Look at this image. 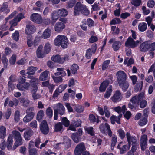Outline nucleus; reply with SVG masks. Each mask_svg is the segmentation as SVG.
Wrapping results in <instances>:
<instances>
[{
	"mask_svg": "<svg viewBox=\"0 0 155 155\" xmlns=\"http://www.w3.org/2000/svg\"><path fill=\"white\" fill-rule=\"evenodd\" d=\"M64 24L61 22H57L54 26V29L56 32L59 33L61 31L65 28Z\"/></svg>",
	"mask_w": 155,
	"mask_h": 155,
	"instance_id": "18",
	"label": "nucleus"
},
{
	"mask_svg": "<svg viewBox=\"0 0 155 155\" xmlns=\"http://www.w3.org/2000/svg\"><path fill=\"white\" fill-rule=\"evenodd\" d=\"M74 109L76 112L78 113L82 112L84 111V109L82 108V106L80 105L75 106Z\"/></svg>",
	"mask_w": 155,
	"mask_h": 155,
	"instance_id": "55",
	"label": "nucleus"
},
{
	"mask_svg": "<svg viewBox=\"0 0 155 155\" xmlns=\"http://www.w3.org/2000/svg\"><path fill=\"white\" fill-rule=\"evenodd\" d=\"M149 44L147 41H145L141 44L140 46V49L142 52H145L149 50Z\"/></svg>",
	"mask_w": 155,
	"mask_h": 155,
	"instance_id": "22",
	"label": "nucleus"
},
{
	"mask_svg": "<svg viewBox=\"0 0 155 155\" xmlns=\"http://www.w3.org/2000/svg\"><path fill=\"white\" fill-rule=\"evenodd\" d=\"M121 43L119 41H114L112 47L113 50L115 51H117L120 48Z\"/></svg>",
	"mask_w": 155,
	"mask_h": 155,
	"instance_id": "29",
	"label": "nucleus"
},
{
	"mask_svg": "<svg viewBox=\"0 0 155 155\" xmlns=\"http://www.w3.org/2000/svg\"><path fill=\"white\" fill-rule=\"evenodd\" d=\"M29 155H38L37 149L35 148H33L29 150Z\"/></svg>",
	"mask_w": 155,
	"mask_h": 155,
	"instance_id": "62",
	"label": "nucleus"
},
{
	"mask_svg": "<svg viewBox=\"0 0 155 155\" xmlns=\"http://www.w3.org/2000/svg\"><path fill=\"white\" fill-rule=\"evenodd\" d=\"M130 147L129 144H128V145L126 144L123 145L121 148V150L120 151V153L121 154L124 153H125V151L127 150H129L130 149Z\"/></svg>",
	"mask_w": 155,
	"mask_h": 155,
	"instance_id": "54",
	"label": "nucleus"
},
{
	"mask_svg": "<svg viewBox=\"0 0 155 155\" xmlns=\"http://www.w3.org/2000/svg\"><path fill=\"white\" fill-rule=\"evenodd\" d=\"M147 28V24L145 22L140 23L138 26V29L141 32H144L146 31Z\"/></svg>",
	"mask_w": 155,
	"mask_h": 155,
	"instance_id": "34",
	"label": "nucleus"
},
{
	"mask_svg": "<svg viewBox=\"0 0 155 155\" xmlns=\"http://www.w3.org/2000/svg\"><path fill=\"white\" fill-rule=\"evenodd\" d=\"M54 43L56 46H61L65 48H67L69 44L68 40L66 36L59 35L55 38Z\"/></svg>",
	"mask_w": 155,
	"mask_h": 155,
	"instance_id": "4",
	"label": "nucleus"
},
{
	"mask_svg": "<svg viewBox=\"0 0 155 155\" xmlns=\"http://www.w3.org/2000/svg\"><path fill=\"white\" fill-rule=\"evenodd\" d=\"M51 50L50 45L49 43H47L45 45L44 48V53L47 54H48Z\"/></svg>",
	"mask_w": 155,
	"mask_h": 155,
	"instance_id": "43",
	"label": "nucleus"
},
{
	"mask_svg": "<svg viewBox=\"0 0 155 155\" xmlns=\"http://www.w3.org/2000/svg\"><path fill=\"white\" fill-rule=\"evenodd\" d=\"M131 3L135 7H138L141 5L142 1L141 0H132Z\"/></svg>",
	"mask_w": 155,
	"mask_h": 155,
	"instance_id": "49",
	"label": "nucleus"
},
{
	"mask_svg": "<svg viewBox=\"0 0 155 155\" xmlns=\"http://www.w3.org/2000/svg\"><path fill=\"white\" fill-rule=\"evenodd\" d=\"M38 69V68L36 67L31 66L29 67L27 69L28 71L26 72L27 74L28 75L27 76V78H28L31 79L33 80L35 79V77L32 75H34L35 72Z\"/></svg>",
	"mask_w": 155,
	"mask_h": 155,
	"instance_id": "13",
	"label": "nucleus"
},
{
	"mask_svg": "<svg viewBox=\"0 0 155 155\" xmlns=\"http://www.w3.org/2000/svg\"><path fill=\"white\" fill-rule=\"evenodd\" d=\"M30 19L33 22L38 24L42 23V19L41 15L37 13H34L30 16Z\"/></svg>",
	"mask_w": 155,
	"mask_h": 155,
	"instance_id": "11",
	"label": "nucleus"
},
{
	"mask_svg": "<svg viewBox=\"0 0 155 155\" xmlns=\"http://www.w3.org/2000/svg\"><path fill=\"white\" fill-rule=\"evenodd\" d=\"M46 113L48 117L51 118L53 115V111L51 108L50 107L48 108L46 110Z\"/></svg>",
	"mask_w": 155,
	"mask_h": 155,
	"instance_id": "48",
	"label": "nucleus"
},
{
	"mask_svg": "<svg viewBox=\"0 0 155 155\" xmlns=\"http://www.w3.org/2000/svg\"><path fill=\"white\" fill-rule=\"evenodd\" d=\"M63 143L66 149L70 148L71 146V140L67 136L64 137L63 139Z\"/></svg>",
	"mask_w": 155,
	"mask_h": 155,
	"instance_id": "27",
	"label": "nucleus"
},
{
	"mask_svg": "<svg viewBox=\"0 0 155 155\" xmlns=\"http://www.w3.org/2000/svg\"><path fill=\"white\" fill-rule=\"evenodd\" d=\"M121 22V21L119 18H114L110 22V24L115 25L117 23L120 24Z\"/></svg>",
	"mask_w": 155,
	"mask_h": 155,
	"instance_id": "51",
	"label": "nucleus"
},
{
	"mask_svg": "<svg viewBox=\"0 0 155 155\" xmlns=\"http://www.w3.org/2000/svg\"><path fill=\"white\" fill-rule=\"evenodd\" d=\"M143 85V81H141L140 83H137L135 85L134 89L136 92H137L139 90H141L142 88Z\"/></svg>",
	"mask_w": 155,
	"mask_h": 155,
	"instance_id": "44",
	"label": "nucleus"
},
{
	"mask_svg": "<svg viewBox=\"0 0 155 155\" xmlns=\"http://www.w3.org/2000/svg\"><path fill=\"white\" fill-rule=\"evenodd\" d=\"M8 59L5 56L3 57L2 59V62L3 65V68L5 69H6L8 67Z\"/></svg>",
	"mask_w": 155,
	"mask_h": 155,
	"instance_id": "50",
	"label": "nucleus"
},
{
	"mask_svg": "<svg viewBox=\"0 0 155 155\" xmlns=\"http://www.w3.org/2000/svg\"><path fill=\"white\" fill-rule=\"evenodd\" d=\"M122 98L121 93L119 90L116 91L113 96L111 99L114 102H117L120 101Z\"/></svg>",
	"mask_w": 155,
	"mask_h": 155,
	"instance_id": "16",
	"label": "nucleus"
},
{
	"mask_svg": "<svg viewBox=\"0 0 155 155\" xmlns=\"http://www.w3.org/2000/svg\"><path fill=\"white\" fill-rule=\"evenodd\" d=\"M44 115V112L42 110H40L38 111L37 116V120L40 122L41 120L42 119Z\"/></svg>",
	"mask_w": 155,
	"mask_h": 155,
	"instance_id": "42",
	"label": "nucleus"
},
{
	"mask_svg": "<svg viewBox=\"0 0 155 155\" xmlns=\"http://www.w3.org/2000/svg\"><path fill=\"white\" fill-rule=\"evenodd\" d=\"M86 150L84 144L81 143L77 145L74 150L75 155H81Z\"/></svg>",
	"mask_w": 155,
	"mask_h": 155,
	"instance_id": "10",
	"label": "nucleus"
},
{
	"mask_svg": "<svg viewBox=\"0 0 155 155\" xmlns=\"http://www.w3.org/2000/svg\"><path fill=\"white\" fill-rule=\"evenodd\" d=\"M20 103H22L24 106L27 107L29 104V101L26 100L24 97H20L18 99Z\"/></svg>",
	"mask_w": 155,
	"mask_h": 155,
	"instance_id": "46",
	"label": "nucleus"
},
{
	"mask_svg": "<svg viewBox=\"0 0 155 155\" xmlns=\"http://www.w3.org/2000/svg\"><path fill=\"white\" fill-rule=\"evenodd\" d=\"M12 134L15 139L21 137L20 132L18 131L13 130L12 131Z\"/></svg>",
	"mask_w": 155,
	"mask_h": 155,
	"instance_id": "53",
	"label": "nucleus"
},
{
	"mask_svg": "<svg viewBox=\"0 0 155 155\" xmlns=\"http://www.w3.org/2000/svg\"><path fill=\"white\" fill-rule=\"evenodd\" d=\"M15 146L17 147L22 144V138L21 137L15 139Z\"/></svg>",
	"mask_w": 155,
	"mask_h": 155,
	"instance_id": "52",
	"label": "nucleus"
},
{
	"mask_svg": "<svg viewBox=\"0 0 155 155\" xmlns=\"http://www.w3.org/2000/svg\"><path fill=\"white\" fill-rule=\"evenodd\" d=\"M81 13L85 15L89 14V11L86 6L80 2H78L74 8V14L75 16L79 15Z\"/></svg>",
	"mask_w": 155,
	"mask_h": 155,
	"instance_id": "3",
	"label": "nucleus"
},
{
	"mask_svg": "<svg viewBox=\"0 0 155 155\" xmlns=\"http://www.w3.org/2000/svg\"><path fill=\"white\" fill-rule=\"evenodd\" d=\"M19 37V32L17 31H16L15 32L12 34L13 39L16 41H18Z\"/></svg>",
	"mask_w": 155,
	"mask_h": 155,
	"instance_id": "47",
	"label": "nucleus"
},
{
	"mask_svg": "<svg viewBox=\"0 0 155 155\" xmlns=\"http://www.w3.org/2000/svg\"><path fill=\"white\" fill-rule=\"evenodd\" d=\"M35 115L32 114H27L23 118V121L25 122H28L30 121L33 119Z\"/></svg>",
	"mask_w": 155,
	"mask_h": 155,
	"instance_id": "37",
	"label": "nucleus"
},
{
	"mask_svg": "<svg viewBox=\"0 0 155 155\" xmlns=\"http://www.w3.org/2000/svg\"><path fill=\"white\" fill-rule=\"evenodd\" d=\"M6 135V128L4 126H0V138L4 139Z\"/></svg>",
	"mask_w": 155,
	"mask_h": 155,
	"instance_id": "32",
	"label": "nucleus"
},
{
	"mask_svg": "<svg viewBox=\"0 0 155 155\" xmlns=\"http://www.w3.org/2000/svg\"><path fill=\"white\" fill-rule=\"evenodd\" d=\"M58 13H59V15L60 17L62 16L65 17L68 14V11L64 9H61L58 10Z\"/></svg>",
	"mask_w": 155,
	"mask_h": 155,
	"instance_id": "41",
	"label": "nucleus"
},
{
	"mask_svg": "<svg viewBox=\"0 0 155 155\" xmlns=\"http://www.w3.org/2000/svg\"><path fill=\"white\" fill-rule=\"evenodd\" d=\"M111 123L112 124L114 125L115 124V122L119 124H120L121 122H118V119L117 117L115 115H113L111 116L110 118Z\"/></svg>",
	"mask_w": 155,
	"mask_h": 155,
	"instance_id": "45",
	"label": "nucleus"
},
{
	"mask_svg": "<svg viewBox=\"0 0 155 155\" xmlns=\"http://www.w3.org/2000/svg\"><path fill=\"white\" fill-rule=\"evenodd\" d=\"M110 62V61L109 60L104 61L102 63V70L103 71L106 70L108 68Z\"/></svg>",
	"mask_w": 155,
	"mask_h": 155,
	"instance_id": "40",
	"label": "nucleus"
},
{
	"mask_svg": "<svg viewBox=\"0 0 155 155\" xmlns=\"http://www.w3.org/2000/svg\"><path fill=\"white\" fill-rule=\"evenodd\" d=\"M85 130L87 132L92 136L94 135V132L93 131V128L92 127H90L85 129Z\"/></svg>",
	"mask_w": 155,
	"mask_h": 155,
	"instance_id": "57",
	"label": "nucleus"
},
{
	"mask_svg": "<svg viewBox=\"0 0 155 155\" xmlns=\"http://www.w3.org/2000/svg\"><path fill=\"white\" fill-rule=\"evenodd\" d=\"M62 125L66 127H68L70 126V122L66 117H64L62 118L61 122Z\"/></svg>",
	"mask_w": 155,
	"mask_h": 155,
	"instance_id": "38",
	"label": "nucleus"
},
{
	"mask_svg": "<svg viewBox=\"0 0 155 155\" xmlns=\"http://www.w3.org/2000/svg\"><path fill=\"white\" fill-rule=\"evenodd\" d=\"M33 134L34 131L31 129H27L24 132V137L26 140L28 141L31 139Z\"/></svg>",
	"mask_w": 155,
	"mask_h": 155,
	"instance_id": "17",
	"label": "nucleus"
},
{
	"mask_svg": "<svg viewBox=\"0 0 155 155\" xmlns=\"http://www.w3.org/2000/svg\"><path fill=\"white\" fill-rule=\"evenodd\" d=\"M125 46L127 47L130 46L132 48H134L136 47L134 40L130 37H128L125 44Z\"/></svg>",
	"mask_w": 155,
	"mask_h": 155,
	"instance_id": "20",
	"label": "nucleus"
},
{
	"mask_svg": "<svg viewBox=\"0 0 155 155\" xmlns=\"http://www.w3.org/2000/svg\"><path fill=\"white\" fill-rule=\"evenodd\" d=\"M82 133V129L81 128H79L77 132L73 133L72 134L71 136L72 138L75 143H78L81 140Z\"/></svg>",
	"mask_w": 155,
	"mask_h": 155,
	"instance_id": "9",
	"label": "nucleus"
},
{
	"mask_svg": "<svg viewBox=\"0 0 155 155\" xmlns=\"http://www.w3.org/2000/svg\"><path fill=\"white\" fill-rule=\"evenodd\" d=\"M39 129L41 133L44 135H47L49 133V128L46 120L42 121L39 125Z\"/></svg>",
	"mask_w": 155,
	"mask_h": 155,
	"instance_id": "8",
	"label": "nucleus"
},
{
	"mask_svg": "<svg viewBox=\"0 0 155 155\" xmlns=\"http://www.w3.org/2000/svg\"><path fill=\"white\" fill-rule=\"evenodd\" d=\"M144 94L140 93L137 96L135 95L132 97L128 103L130 109L133 111H136L138 108L140 102L144 98Z\"/></svg>",
	"mask_w": 155,
	"mask_h": 155,
	"instance_id": "2",
	"label": "nucleus"
},
{
	"mask_svg": "<svg viewBox=\"0 0 155 155\" xmlns=\"http://www.w3.org/2000/svg\"><path fill=\"white\" fill-rule=\"evenodd\" d=\"M49 74V72L45 70L42 72L40 74L39 79L41 81H45L48 80V74Z\"/></svg>",
	"mask_w": 155,
	"mask_h": 155,
	"instance_id": "26",
	"label": "nucleus"
},
{
	"mask_svg": "<svg viewBox=\"0 0 155 155\" xmlns=\"http://www.w3.org/2000/svg\"><path fill=\"white\" fill-rule=\"evenodd\" d=\"M126 137L130 147L131 146V143H132L131 150L135 152L138 146L136 137L135 136H131L130 133L129 132H127Z\"/></svg>",
	"mask_w": 155,
	"mask_h": 155,
	"instance_id": "5",
	"label": "nucleus"
},
{
	"mask_svg": "<svg viewBox=\"0 0 155 155\" xmlns=\"http://www.w3.org/2000/svg\"><path fill=\"white\" fill-rule=\"evenodd\" d=\"M147 102L145 100H142L139 103V105L140 108H143L147 106Z\"/></svg>",
	"mask_w": 155,
	"mask_h": 155,
	"instance_id": "56",
	"label": "nucleus"
},
{
	"mask_svg": "<svg viewBox=\"0 0 155 155\" xmlns=\"http://www.w3.org/2000/svg\"><path fill=\"white\" fill-rule=\"evenodd\" d=\"M30 83L32 87L31 92L32 94V97L35 101L40 97V96L36 93L38 90L37 83L36 81L31 80L30 81Z\"/></svg>",
	"mask_w": 155,
	"mask_h": 155,
	"instance_id": "6",
	"label": "nucleus"
},
{
	"mask_svg": "<svg viewBox=\"0 0 155 155\" xmlns=\"http://www.w3.org/2000/svg\"><path fill=\"white\" fill-rule=\"evenodd\" d=\"M148 115L146 113H144L141 119L139 121V124L141 126L146 125L147 122Z\"/></svg>",
	"mask_w": 155,
	"mask_h": 155,
	"instance_id": "23",
	"label": "nucleus"
},
{
	"mask_svg": "<svg viewBox=\"0 0 155 155\" xmlns=\"http://www.w3.org/2000/svg\"><path fill=\"white\" fill-rule=\"evenodd\" d=\"M109 84L108 80L103 81L100 84L99 87V91L100 92H104L105 91L106 88Z\"/></svg>",
	"mask_w": 155,
	"mask_h": 155,
	"instance_id": "25",
	"label": "nucleus"
},
{
	"mask_svg": "<svg viewBox=\"0 0 155 155\" xmlns=\"http://www.w3.org/2000/svg\"><path fill=\"white\" fill-rule=\"evenodd\" d=\"M97 37L92 36L89 39V42L90 43H92L97 42L98 41Z\"/></svg>",
	"mask_w": 155,
	"mask_h": 155,
	"instance_id": "64",
	"label": "nucleus"
},
{
	"mask_svg": "<svg viewBox=\"0 0 155 155\" xmlns=\"http://www.w3.org/2000/svg\"><path fill=\"white\" fill-rule=\"evenodd\" d=\"M69 58V56L68 55L61 57L60 55L58 54L52 56L51 58V60L55 62L62 64L65 61H68Z\"/></svg>",
	"mask_w": 155,
	"mask_h": 155,
	"instance_id": "7",
	"label": "nucleus"
},
{
	"mask_svg": "<svg viewBox=\"0 0 155 155\" xmlns=\"http://www.w3.org/2000/svg\"><path fill=\"white\" fill-rule=\"evenodd\" d=\"M57 70L58 72L55 73V75H61V77H64L66 75V74L63 69L61 68H57Z\"/></svg>",
	"mask_w": 155,
	"mask_h": 155,
	"instance_id": "39",
	"label": "nucleus"
},
{
	"mask_svg": "<svg viewBox=\"0 0 155 155\" xmlns=\"http://www.w3.org/2000/svg\"><path fill=\"white\" fill-rule=\"evenodd\" d=\"M36 30V28L34 26L31 25H27L25 29V33L30 35L34 33Z\"/></svg>",
	"mask_w": 155,
	"mask_h": 155,
	"instance_id": "21",
	"label": "nucleus"
},
{
	"mask_svg": "<svg viewBox=\"0 0 155 155\" xmlns=\"http://www.w3.org/2000/svg\"><path fill=\"white\" fill-rule=\"evenodd\" d=\"M34 107H30L28 108L26 110V112L27 114H32L33 115H35V113L34 112Z\"/></svg>",
	"mask_w": 155,
	"mask_h": 155,
	"instance_id": "59",
	"label": "nucleus"
},
{
	"mask_svg": "<svg viewBox=\"0 0 155 155\" xmlns=\"http://www.w3.org/2000/svg\"><path fill=\"white\" fill-rule=\"evenodd\" d=\"M6 144L7 149L8 150L11 149L13 144V136L10 134L8 137Z\"/></svg>",
	"mask_w": 155,
	"mask_h": 155,
	"instance_id": "33",
	"label": "nucleus"
},
{
	"mask_svg": "<svg viewBox=\"0 0 155 155\" xmlns=\"http://www.w3.org/2000/svg\"><path fill=\"white\" fill-rule=\"evenodd\" d=\"M81 121L80 119L74 120L70 125L69 129L71 130L75 131L76 130L75 128L81 126Z\"/></svg>",
	"mask_w": 155,
	"mask_h": 155,
	"instance_id": "15",
	"label": "nucleus"
},
{
	"mask_svg": "<svg viewBox=\"0 0 155 155\" xmlns=\"http://www.w3.org/2000/svg\"><path fill=\"white\" fill-rule=\"evenodd\" d=\"M112 92V87L111 86L107 88L106 91L104 94V97L106 98H109L111 96Z\"/></svg>",
	"mask_w": 155,
	"mask_h": 155,
	"instance_id": "36",
	"label": "nucleus"
},
{
	"mask_svg": "<svg viewBox=\"0 0 155 155\" xmlns=\"http://www.w3.org/2000/svg\"><path fill=\"white\" fill-rule=\"evenodd\" d=\"M79 69V66L76 64H73L70 68V70L69 68L67 69V74L68 76L71 75V74L73 75H75L77 73V70Z\"/></svg>",
	"mask_w": 155,
	"mask_h": 155,
	"instance_id": "14",
	"label": "nucleus"
},
{
	"mask_svg": "<svg viewBox=\"0 0 155 155\" xmlns=\"http://www.w3.org/2000/svg\"><path fill=\"white\" fill-rule=\"evenodd\" d=\"M147 136L146 134L142 135L140 140V146L142 150L144 151L147 148Z\"/></svg>",
	"mask_w": 155,
	"mask_h": 155,
	"instance_id": "12",
	"label": "nucleus"
},
{
	"mask_svg": "<svg viewBox=\"0 0 155 155\" xmlns=\"http://www.w3.org/2000/svg\"><path fill=\"white\" fill-rule=\"evenodd\" d=\"M8 91L10 92L12 91L15 88L14 85L12 84V82L10 81H9L8 83Z\"/></svg>",
	"mask_w": 155,
	"mask_h": 155,
	"instance_id": "60",
	"label": "nucleus"
},
{
	"mask_svg": "<svg viewBox=\"0 0 155 155\" xmlns=\"http://www.w3.org/2000/svg\"><path fill=\"white\" fill-rule=\"evenodd\" d=\"M59 107L57 109H54V110L57 111L58 113L61 115H63L65 113V109L63 105L61 103L59 104Z\"/></svg>",
	"mask_w": 155,
	"mask_h": 155,
	"instance_id": "30",
	"label": "nucleus"
},
{
	"mask_svg": "<svg viewBox=\"0 0 155 155\" xmlns=\"http://www.w3.org/2000/svg\"><path fill=\"white\" fill-rule=\"evenodd\" d=\"M59 13H58V10L54 11L51 13V19L54 22H55L57 20L60 18Z\"/></svg>",
	"mask_w": 155,
	"mask_h": 155,
	"instance_id": "31",
	"label": "nucleus"
},
{
	"mask_svg": "<svg viewBox=\"0 0 155 155\" xmlns=\"http://www.w3.org/2000/svg\"><path fill=\"white\" fill-rule=\"evenodd\" d=\"M40 40V38L38 36L35 37L33 42V45L34 47H36L38 45Z\"/></svg>",
	"mask_w": 155,
	"mask_h": 155,
	"instance_id": "61",
	"label": "nucleus"
},
{
	"mask_svg": "<svg viewBox=\"0 0 155 155\" xmlns=\"http://www.w3.org/2000/svg\"><path fill=\"white\" fill-rule=\"evenodd\" d=\"M118 133L120 137L122 139H123L125 136V133L122 129H120L118 130Z\"/></svg>",
	"mask_w": 155,
	"mask_h": 155,
	"instance_id": "58",
	"label": "nucleus"
},
{
	"mask_svg": "<svg viewBox=\"0 0 155 155\" xmlns=\"http://www.w3.org/2000/svg\"><path fill=\"white\" fill-rule=\"evenodd\" d=\"M67 84L63 85L61 84L58 87V92L59 93H61L67 87Z\"/></svg>",
	"mask_w": 155,
	"mask_h": 155,
	"instance_id": "63",
	"label": "nucleus"
},
{
	"mask_svg": "<svg viewBox=\"0 0 155 155\" xmlns=\"http://www.w3.org/2000/svg\"><path fill=\"white\" fill-rule=\"evenodd\" d=\"M8 2H5L3 3L2 5L0 7V13L2 12L6 11L5 13L6 14L9 13L10 10L8 9Z\"/></svg>",
	"mask_w": 155,
	"mask_h": 155,
	"instance_id": "28",
	"label": "nucleus"
},
{
	"mask_svg": "<svg viewBox=\"0 0 155 155\" xmlns=\"http://www.w3.org/2000/svg\"><path fill=\"white\" fill-rule=\"evenodd\" d=\"M51 35V30L49 28L45 30L42 35V37L45 39H47L50 37Z\"/></svg>",
	"mask_w": 155,
	"mask_h": 155,
	"instance_id": "35",
	"label": "nucleus"
},
{
	"mask_svg": "<svg viewBox=\"0 0 155 155\" xmlns=\"http://www.w3.org/2000/svg\"><path fill=\"white\" fill-rule=\"evenodd\" d=\"M64 130L62 124L60 122H58L54 125V131L55 132H60L62 133Z\"/></svg>",
	"mask_w": 155,
	"mask_h": 155,
	"instance_id": "24",
	"label": "nucleus"
},
{
	"mask_svg": "<svg viewBox=\"0 0 155 155\" xmlns=\"http://www.w3.org/2000/svg\"><path fill=\"white\" fill-rule=\"evenodd\" d=\"M119 85L124 92H125L129 87V83L127 80L126 73L122 71H119L116 74Z\"/></svg>",
	"mask_w": 155,
	"mask_h": 155,
	"instance_id": "1",
	"label": "nucleus"
},
{
	"mask_svg": "<svg viewBox=\"0 0 155 155\" xmlns=\"http://www.w3.org/2000/svg\"><path fill=\"white\" fill-rule=\"evenodd\" d=\"M97 118L93 114H91L89 115V120L91 123H98L101 122V121L100 120V117L97 115Z\"/></svg>",
	"mask_w": 155,
	"mask_h": 155,
	"instance_id": "19",
	"label": "nucleus"
}]
</instances>
